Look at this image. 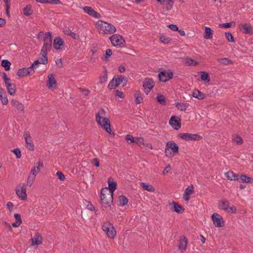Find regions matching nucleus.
Here are the masks:
<instances>
[{
	"mask_svg": "<svg viewBox=\"0 0 253 253\" xmlns=\"http://www.w3.org/2000/svg\"><path fill=\"white\" fill-rule=\"evenodd\" d=\"M105 111L103 109L100 108L98 113L96 115V121L103 129L111 134L112 130L110 122L108 119L105 117Z\"/></svg>",
	"mask_w": 253,
	"mask_h": 253,
	"instance_id": "obj_1",
	"label": "nucleus"
},
{
	"mask_svg": "<svg viewBox=\"0 0 253 253\" xmlns=\"http://www.w3.org/2000/svg\"><path fill=\"white\" fill-rule=\"evenodd\" d=\"M96 25L100 30V34H111L116 31V29L113 25L102 20H98Z\"/></svg>",
	"mask_w": 253,
	"mask_h": 253,
	"instance_id": "obj_2",
	"label": "nucleus"
},
{
	"mask_svg": "<svg viewBox=\"0 0 253 253\" xmlns=\"http://www.w3.org/2000/svg\"><path fill=\"white\" fill-rule=\"evenodd\" d=\"M101 203L104 208L110 207L113 203V195L109 193L107 188L102 189L100 193Z\"/></svg>",
	"mask_w": 253,
	"mask_h": 253,
	"instance_id": "obj_3",
	"label": "nucleus"
},
{
	"mask_svg": "<svg viewBox=\"0 0 253 253\" xmlns=\"http://www.w3.org/2000/svg\"><path fill=\"white\" fill-rule=\"evenodd\" d=\"M179 152L178 146L172 141L167 142L165 151V156L168 158L173 157L175 154Z\"/></svg>",
	"mask_w": 253,
	"mask_h": 253,
	"instance_id": "obj_4",
	"label": "nucleus"
},
{
	"mask_svg": "<svg viewBox=\"0 0 253 253\" xmlns=\"http://www.w3.org/2000/svg\"><path fill=\"white\" fill-rule=\"evenodd\" d=\"M112 44L114 46L123 47L126 42L123 37L119 34H114L109 37Z\"/></svg>",
	"mask_w": 253,
	"mask_h": 253,
	"instance_id": "obj_5",
	"label": "nucleus"
},
{
	"mask_svg": "<svg viewBox=\"0 0 253 253\" xmlns=\"http://www.w3.org/2000/svg\"><path fill=\"white\" fill-rule=\"evenodd\" d=\"M43 46L41 50L42 52L49 51L52 46V38L51 33L50 32H46L45 35V37L43 39Z\"/></svg>",
	"mask_w": 253,
	"mask_h": 253,
	"instance_id": "obj_6",
	"label": "nucleus"
},
{
	"mask_svg": "<svg viewBox=\"0 0 253 253\" xmlns=\"http://www.w3.org/2000/svg\"><path fill=\"white\" fill-rule=\"evenodd\" d=\"M178 136L186 141H199L202 139V136L199 134L188 133H180L178 134Z\"/></svg>",
	"mask_w": 253,
	"mask_h": 253,
	"instance_id": "obj_7",
	"label": "nucleus"
},
{
	"mask_svg": "<svg viewBox=\"0 0 253 253\" xmlns=\"http://www.w3.org/2000/svg\"><path fill=\"white\" fill-rule=\"evenodd\" d=\"M102 229L106 233L109 238L113 239L116 236V230L112 224L105 223L102 226Z\"/></svg>",
	"mask_w": 253,
	"mask_h": 253,
	"instance_id": "obj_8",
	"label": "nucleus"
},
{
	"mask_svg": "<svg viewBox=\"0 0 253 253\" xmlns=\"http://www.w3.org/2000/svg\"><path fill=\"white\" fill-rule=\"evenodd\" d=\"M211 219L213 224L216 227H221L224 225L223 218L220 214L217 213H213L211 215Z\"/></svg>",
	"mask_w": 253,
	"mask_h": 253,
	"instance_id": "obj_9",
	"label": "nucleus"
},
{
	"mask_svg": "<svg viewBox=\"0 0 253 253\" xmlns=\"http://www.w3.org/2000/svg\"><path fill=\"white\" fill-rule=\"evenodd\" d=\"M173 74L172 72H167L166 71H161L158 74V77L160 81L166 83L167 81L172 79Z\"/></svg>",
	"mask_w": 253,
	"mask_h": 253,
	"instance_id": "obj_10",
	"label": "nucleus"
},
{
	"mask_svg": "<svg viewBox=\"0 0 253 253\" xmlns=\"http://www.w3.org/2000/svg\"><path fill=\"white\" fill-rule=\"evenodd\" d=\"M155 86V83L153 80L151 78H146L145 79L143 86L145 89V92L146 94H148L149 92V90L153 88Z\"/></svg>",
	"mask_w": 253,
	"mask_h": 253,
	"instance_id": "obj_11",
	"label": "nucleus"
},
{
	"mask_svg": "<svg viewBox=\"0 0 253 253\" xmlns=\"http://www.w3.org/2000/svg\"><path fill=\"white\" fill-rule=\"evenodd\" d=\"M126 139L127 141L129 140L130 143H135L139 146L141 144H145V143L144 142V138L143 137H134L131 135L127 134L126 136Z\"/></svg>",
	"mask_w": 253,
	"mask_h": 253,
	"instance_id": "obj_12",
	"label": "nucleus"
},
{
	"mask_svg": "<svg viewBox=\"0 0 253 253\" xmlns=\"http://www.w3.org/2000/svg\"><path fill=\"white\" fill-rule=\"evenodd\" d=\"M24 137L25 138V142L26 143V148L30 151H33L34 150V145L32 143V137L30 136L29 132H25L24 134Z\"/></svg>",
	"mask_w": 253,
	"mask_h": 253,
	"instance_id": "obj_13",
	"label": "nucleus"
},
{
	"mask_svg": "<svg viewBox=\"0 0 253 253\" xmlns=\"http://www.w3.org/2000/svg\"><path fill=\"white\" fill-rule=\"evenodd\" d=\"M239 29L243 33L248 35H252L253 34V30L252 27L247 23L240 24L239 25Z\"/></svg>",
	"mask_w": 253,
	"mask_h": 253,
	"instance_id": "obj_14",
	"label": "nucleus"
},
{
	"mask_svg": "<svg viewBox=\"0 0 253 253\" xmlns=\"http://www.w3.org/2000/svg\"><path fill=\"white\" fill-rule=\"evenodd\" d=\"M84 11L87 13L89 16L96 18H99L101 17V15L95 11L90 6H84L83 8Z\"/></svg>",
	"mask_w": 253,
	"mask_h": 253,
	"instance_id": "obj_15",
	"label": "nucleus"
},
{
	"mask_svg": "<svg viewBox=\"0 0 253 253\" xmlns=\"http://www.w3.org/2000/svg\"><path fill=\"white\" fill-rule=\"evenodd\" d=\"M170 206L173 205V207L171 208L173 211H175L178 213H181L185 211L184 207L178 204V203L173 201L171 204H169Z\"/></svg>",
	"mask_w": 253,
	"mask_h": 253,
	"instance_id": "obj_16",
	"label": "nucleus"
},
{
	"mask_svg": "<svg viewBox=\"0 0 253 253\" xmlns=\"http://www.w3.org/2000/svg\"><path fill=\"white\" fill-rule=\"evenodd\" d=\"M48 59L47 57V52H44L39 54L38 58L34 61L33 63H47Z\"/></svg>",
	"mask_w": 253,
	"mask_h": 253,
	"instance_id": "obj_17",
	"label": "nucleus"
},
{
	"mask_svg": "<svg viewBox=\"0 0 253 253\" xmlns=\"http://www.w3.org/2000/svg\"><path fill=\"white\" fill-rule=\"evenodd\" d=\"M42 238L39 232H36L33 238L31 239V241L32 243V245H40L42 244Z\"/></svg>",
	"mask_w": 253,
	"mask_h": 253,
	"instance_id": "obj_18",
	"label": "nucleus"
},
{
	"mask_svg": "<svg viewBox=\"0 0 253 253\" xmlns=\"http://www.w3.org/2000/svg\"><path fill=\"white\" fill-rule=\"evenodd\" d=\"M169 124L171 126H175L178 127H175V129H178V128H180L181 126L180 120L176 116H172L169 120Z\"/></svg>",
	"mask_w": 253,
	"mask_h": 253,
	"instance_id": "obj_19",
	"label": "nucleus"
},
{
	"mask_svg": "<svg viewBox=\"0 0 253 253\" xmlns=\"http://www.w3.org/2000/svg\"><path fill=\"white\" fill-rule=\"evenodd\" d=\"M188 240L184 236L180 237L179 240L178 249L180 251H185L187 246Z\"/></svg>",
	"mask_w": 253,
	"mask_h": 253,
	"instance_id": "obj_20",
	"label": "nucleus"
},
{
	"mask_svg": "<svg viewBox=\"0 0 253 253\" xmlns=\"http://www.w3.org/2000/svg\"><path fill=\"white\" fill-rule=\"evenodd\" d=\"M116 87H118L121 84H123L125 85L127 82V78L123 76H115Z\"/></svg>",
	"mask_w": 253,
	"mask_h": 253,
	"instance_id": "obj_21",
	"label": "nucleus"
},
{
	"mask_svg": "<svg viewBox=\"0 0 253 253\" xmlns=\"http://www.w3.org/2000/svg\"><path fill=\"white\" fill-rule=\"evenodd\" d=\"M230 203L227 200H221L218 202V206L220 209L224 211H227L229 208Z\"/></svg>",
	"mask_w": 253,
	"mask_h": 253,
	"instance_id": "obj_22",
	"label": "nucleus"
},
{
	"mask_svg": "<svg viewBox=\"0 0 253 253\" xmlns=\"http://www.w3.org/2000/svg\"><path fill=\"white\" fill-rule=\"evenodd\" d=\"M43 168V165L42 162H41V161H39L37 163V166L33 167V168L31 169L30 174L36 176V174L39 173L40 169Z\"/></svg>",
	"mask_w": 253,
	"mask_h": 253,
	"instance_id": "obj_23",
	"label": "nucleus"
},
{
	"mask_svg": "<svg viewBox=\"0 0 253 253\" xmlns=\"http://www.w3.org/2000/svg\"><path fill=\"white\" fill-rule=\"evenodd\" d=\"M5 86L7 89L8 93L11 95H13L16 93V85L14 84H12L11 82L7 83L5 84Z\"/></svg>",
	"mask_w": 253,
	"mask_h": 253,
	"instance_id": "obj_24",
	"label": "nucleus"
},
{
	"mask_svg": "<svg viewBox=\"0 0 253 253\" xmlns=\"http://www.w3.org/2000/svg\"><path fill=\"white\" fill-rule=\"evenodd\" d=\"M226 178L230 180L238 181L239 180L240 175L234 173L232 171H228L225 173Z\"/></svg>",
	"mask_w": 253,
	"mask_h": 253,
	"instance_id": "obj_25",
	"label": "nucleus"
},
{
	"mask_svg": "<svg viewBox=\"0 0 253 253\" xmlns=\"http://www.w3.org/2000/svg\"><path fill=\"white\" fill-rule=\"evenodd\" d=\"M16 194L18 197L22 200H25L27 199L26 189L24 186L21 187V190H16Z\"/></svg>",
	"mask_w": 253,
	"mask_h": 253,
	"instance_id": "obj_26",
	"label": "nucleus"
},
{
	"mask_svg": "<svg viewBox=\"0 0 253 253\" xmlns=\"http://www.w3.org/2000/svg\"><path fill=\"white\" fill-rule=\"evenodd\" d=\"M63 40L59 37H56L53 41V46L54 48L58 50L61 48V46L64 44Z\"/></svg>",
	"mask_w": 253,
	"mask_h": 253,
	"instance_id": "obj_27",
	"label": "nucleus"
},
{
	"mask_svg": "<svg viewBox=\"0 0 253 253\" xmlns=\"http://www.w3.org/2000/svg\"><path fill=\"white\" fill-rule=\"evenodd\" d=\"M47 78L48 80L47 85L48 86L49 88L53 87L54 85H57V82L55 79L54 75L53 74H49L48 75Z\"/></svg>",
	"mask_w": 253,
	"mask_h": 253,
	"instance_id": "obj_28",
	"label": "nucleus"
},
{
	"mask_svg": "<svg viewBox=\"0 0 253 253\" xmlns=\"http://www.w3.org/2000/svg\"><path fill=\"white\" fill-rule=\"evenodd\" d=\"M111 178H109L108 179V191L109 193H111V194L113 195L114 191L116 190L117 188V183L115 181H111Z\"/></svg>",
	"mask_w": 253,
	"mask_h": 253,
	"instance_id": "obj_29",
	"label": "nucleus"
},
{
	"mask_svg": "<svg viewBox=\"0 0 253 253\" xmlns=\"http://www.w3.org/2000/svg\"><path fill=\"white\" fill-rule=\"evenodd\" d=\"M239 180L242 183H252L253 182V178L245 174L240 175Z\"/></svg>",
	"mask_w": 253,
	"mask_h": 253,
	"instance_id": "obj_30",
	"label": "nucleus"
},
{
	"mask_svg": "<svg viewBox=\"0 0 253 253\" xmlns=\"http://www.w3.org/2000/svg\"><path fill=\"white\" fill-rule=\"evenodd\" d=\"M193 96L198 99L201 100L205 98V94L198 89H195L193 92Z\"/></svg>",
	"mask_w": 253,
	"mask_h": 253,
	"instance_id": "obj_31",
	"label": "nucleus"
},
{
	"mask_svg": "<svg viewBox=\"0 0 253 253\" xmlns=\"http://www.w3.org/2000/svg\"><path fill=\"white\" fill-rule=\"evenodd\" d=\"M36 1L42 4H58L61 3L59 0H36Z\"/></svg>",
	"mask_w": 253,
	"mask_h": 253,
	"instance_id": "obj_32",
	"label": "nucleus"
},
{
	"mask_svg": "<svg viewBox=\"0 0 253 253\" xmlns=\"http://www.w3.org/2000/svg\"><path fill=\"white\" fill-rule=\"evenodd\" d=\"M10 102L11 104L19 111H23L24 106L22 103H20L18 101L15 99H12Z\"/></svg>",
	"mask_w": 253,
	"mask_h": 253,
	"instance_id": "obj_33",
	"label": "nucleus"
},
{
	"mask_svg": "<svg viewBox=\"0 0 253 253\" xmlns=\"http://www.w3.org/2000/svg\"><path fill=\"white\" fill-rule=\"evenodd\" d=\"M200 78L202 81L210 82L211 81L210 76L209 73L206 72L201 71L200 72Z\"/></svg>",
	"mask_w": 253,
	"mask_h": 253,
	"instance_id": "obj_34",
	"label": "nucleus"
},
{
	"mask_svg": "<svg viewBox=\"0 0 253 253\" xmlns=\"http://www.w3.org/2000/svg\"><path fill=\"white\" fill-rule=\"evenodd\" d=\"M23 14L26 16H29L33 14L32 6L30 4H27L25 8L23 9Z\"/></svg>",
	"mask_w": 253,
	"mask_h": 253,
	"instance_id": "obj_35",
	"label": "nucleus"
},
{
	"mask_svg": "<svg viewBox=\"0 0 253 253\" xmlns=\"http://www.w3.org/2000/svg\"><path fill=\"white\" fill-rule=\"evenodd\" d=\"M175 106L178 109L182 111H185L189 106V104L186 103L177 102Z\"/></svg>",
	"mask_w": 253,
	"mask_h": 253,
	"instance_id": "obj_36",
	"label": "nucleus"
},
{
	"mask_svg": "<svg viewBox=\"0 0 253 253\" xmlns=\"http://www.w3.org/2000/svg\"><path fill=\"white\" fill-rule=\"evenodd\" d=\"M134 96L135 97V102L136 104H140L143 101L142 94L139 90L135 91L134 93Z\"/></svg>",
	"mask_w": 253,
	"mask_h": 253,
	"instance_id": "obj_37",
	"label": "nucleus"
},
{
	"mask_svg": "<svg viewBox=\"0 0 253 253\" xmlns=\"http://www.w3.org/2000/svg\"><path fill=\"white\" fill-rule=\"evenodd\" d=\"M204 38L206 39H211L212 37V31L211 29L208 27H206L205 29Z\"/></svg>",
	"mask_w": 253,
	"mask_h": 253,
	"instance_id": "obj_38",
	"label": "nucleus"
},
{
	"mask_svg": "<svg viewBox=\"0 0 253 253\" xmlns=\"http://www.w3.org/2000/svg\"><path fill=\"white\" fill-rule=\"evenodd\" d=\"M104 71L102 76L100 77V83L101 84L105 83L107 82V71L106 67L103 66Z\"/></svg>",
	"mask_w": 253,
	"mask_h": 253,
	"instance_id": "obj_39",
	"label": "nucleus"
},
{
	"mask_svg": "<svg viewBox=\"0 0 253 253\" xmlns=\"http://www.w3.org/2000/svg\"><path fill=\"white\" fill-rule=\"evenodd\" d=\"M235 26V22L232 21L229 23H225L223 24H219L218 27L220 28H228L230 27H234Z\"/></svg>",
	"mask_w": 253,
	"mask_h": 253,
	"instance_id": "obj_40",
	"label": "nucleus"
},
{
	"mask_svg": "<svg viewBox=\"0 0 253 253\" xmlns=\"http://www.w3.org/2000/svg\"><path fill=\"white\" fill-rule=\"evenodd\" d=\"M140 185L143 189L145 190L148 191L149 192H154L155 191V188L151 185H148L144 182L141 183Z\"/></svg>",
	"mask_w": 253,
	"mask_h": 253,
	"instance_id": "obj_41",
	"label": "nucleus"
},
{
	"mask_svg": "<svg viewBox=\"0 0 253 253\" xmlns=\"http://www.w3.org/2000/svg\"><path fill=\"white\" fill-rule=\"evenodd\" d=\"M119 206H125L128 203V199L126 196L121 195L119 197Z\"/></svg>",
	"mask_w": 253,
	"mask_h": 253,
	"instance_id": "obj_42",
	"label": "nucleus"
},
{
	"mask_svg": "<svg viewBox=\"0 0 253 253\" xmlns=\"http://www.w3.org/2000/svg\"><path fill=\"white\" fill-rule=\"evenodd\" d=\"M17 75L20 77L29 75V71H27L26 68H23L18 70Z\"/></svg>",
	"mask_w": 253,
	"mask_h": 253,
	"instance_id": "obj_43",
	"label": "nucleus"
},
{
	"mask_svg": "<svg viewBox=\"0 0 253 253\" xmlns=\"http://www.w3.org/2000/svg\"><path fill=\"white\" fill-rule=\"evenodd\" d=\"M159 38V40H160V41L161 42H162L163 43H164L165 44H169L171 41V38H170L169 37H166L165 36H164L163 35H160Z\"/></svg>",
	"mask_w": 253,
	"mask_h": 253,
	"instance_id": "obj_44",
	"label": "nucleus"
},
{
	"mask_svg": "<svg viewBox=\"0 0 253 253\" xmlns=\"http://www.w3.org/2000/svg\"><path fill=\"white\" fill-rule=\"evenodd\" d=\"M64 32L65 34L67 35V36H70L74 39H77V35L74 32H72L71 30L69 28H66L64 30Z\"/></svg>",
	"mask_w": 253,
	"mask_h": 253,
	"instance_id": "obj_45",
	"label": "nucleus"
},
{
	"mask_svg": "<svg viewBox=\"0 0 253 253\" xmlns=\"http://www.w3.org/2000/svg\"><path fill=\"white\" fill-rule=\"evenodd\" d=\"M157 101L161 105H165L166 103V99L164 96L162 94H159L157 97Z\"/></svg>",
	"mask_w": 253,
	"mask_h": 253,
	"instance_id": "obj_46",
	"label": "nucleus"
},
{
	"mask_svg": "<svg viewBox=\"0 0 253 253\" xmlns=\"http://www.w3.org/2000/svg\"><path fill=\"white\" fill-rule=\"evenodd\" d=\"M0 99L2 104L6 105L8 103V99L5 92L3 93V92H2L0 94Z\"/></svg>",
	"mask_w": 253,
	"mask_h": 253,
	"instance_id": "obj_47",
	"label": "nucleus"
},
{
	"mask_svg": "<svg viewBox=\"0 0 253 253\" xmlns=\"http://www.w3.org/2000/svg\"><path fill=\"white\" fill-rule=\"evenodd\" d=\"M112 54V51L110 49H107L106 50L105 56L102 57V59L105 61L107 62L108 60V58L109 57L111 56Z\"/></svg>",
	"mask_w": 253,
	"mask_h": 253,
	"instance_id": "obj_48",
	"label": "nucleus"
},
{
	"mask_svg": "<svg viewBox=\"0 0 253 253\" xmlns=\"http://www.w3.org/2000/svg\"><path fill=\"white\" fill-rule=\"evenodd\" d=\"M32 65L26 68L27 71H29V75L34 74L35 73L34 69L38 67L39 64H31Z\"/></svg>",
	"mask_w": 253,
	"mask_h": 253,
	"instance_id": "obj_49",
	"label": "nucleus"
},
{
	"mask_svg": "<svg viewBox=\"0 0 253 253\" xmlns=\"http://www.w3.org/2000/svg\"><path fill=\"white\" fill-rule=\"evenodd\" d=\"M36 176L29 174L27 179V184L31 186L35 179Z\"/></svg>",
	"mask_w": 253,
	"mask_h": 253,
	"instance_id": "obj_50",
	"label": "nucleus"
},
{
	"mask_svg": "<svg viewBox=\"0 0 253 253\" xmlns=\"http://www.w3.org/2000/svg\"><path fill=\"white\" fill-rule=\"evenodd\" d=\"M225 37L228 42H235L234 38L230 32H225Z\"/></svg>",
	"mask_w": 253,
	"mask_h": 253,
	"instance_id": "obj_51",
	"label": "nucleus"
},
{
	"mask_svg": "<svg viewBox=\"0 0 253 253\" xmlns=\"http://www.w3.org/2000/svg\"><path fill=\"white\" fill-rule=\"evenodd\" d=\"M12 151L16 155V157L17 159H19L21 158V154L20 149L19 148H16L15 149H14Z\"/></svg>",
	"mask_w": 253,
	"mask_h": 253,
	"instance_id": "obj_52",
	"label": "nucleus"
},
{
	"mask_svg": "<svg viewBox=\"0 0 253 253\" xmlns=\"http://www.w3.org/2000/svg\"><path fill=\"white\" fill-rule=\"evenodd\" d=\"M115 77H114L113 78V79L109 82L108 85V87L110 89H112L114 88H116V87L115 85Z\"/></svg>",
	"mask_w": 253,
	"mask_h": 253,
	"instance_id": "obj_53",
	"label": "nucleus"
},
{
	"mask_svg": "<svg viewBox=\"0 0 253 253\" xmlns=\"http://www.w3.org/2000/svg\"><path fill=\"white\" fill-rule=\"evenodd\" d=\"M217 61L219 63H222V64H223V63H232L231 61L230 60H229V59L226 58L218 59L217 60Z\"/></svg>",
	"mask_w": 253,
	"mask_h": 253,
	"instance_id": "obj_54",
	"label": "nucleus"
},
{
	"mask_svg": "<svg viewBox=\"0 0 253 253\" xmlns=\"http://www.w3.org/2000/svg\"><path fill=\"white\" fill-rule=\"evenodd\" d=\"M184 192L189 195L192 194L194 192L193 186L192 185L191 187L188 186L185 189Z\"/></svg>",
	"mask_w": 253,
	"mask_h": 253,
	"instance_id": "obj_55",
	"label": "nucleus"
},
{
	"mask_svg": "<svg viewBox=\"0 0 253 253\" xmlns=\"http://www.w3.org/2000/svg\"><path fill=\"white\" fill-rule=\"evenodd\" d=\"M14 217L15 218L16 222L19 223L20 224L22 223L21 216L19 213H15L14 214Z\"/></svg>",
	"mask_w": 253,
	"mask_h": 253,
	"instance_id": "obj_56",
	"label": "nucleus"
},
{
	"mask_svg": "<svg viewBox=\"0 0 253 253\" xmlns=\"http://www.w3.org/2000/svg\"><path fill=\"white\" fill-rule=\"evenodd\" d=\"M174 2L173 0H168L166 2L167 9H170L172 6Z\"/></svg>",
	"mask_w": 253,
	"mask_h": 253,
	"instance_id": "obj_57",
	"label": "nucleus"
},
{
	"mask_svg": "<svg viewBox=\"0 0 253 253\" xmlns=\"http://www.w3.org/2000/svg\"><path fill=\"white\" fill-rule=\"evenodd\" d=\"M56 175L58 177V178L60 180H63L64 179H65V175H64V174L61 172V171H58L57 172H56Z\"/></svg>",
	"mask_w": 253,
	"mask_h": 253,
	"instance_id": "obj_58",
	"label": "nucleus"
},
{
	"mask_svg": "<svg viewBox=\"0 0 253 253\" xmlns=\"http://www.w3.org/2000/svg\"><path fill=\"white\" fill-rule=\"evenodd\" d=\"M227 211L230 213H235L236 212V207L233 205L229 206V208Z\"/></svg>",
	"mask_w": 253,
	"mask_h": 253,
	"instance_id": "obj_59",
	"label": "nucleus"
},
{
	"mask_svg": "<svg viewBox=\"0 0 253 253\" xmlns=\"http://www.w3.org/2000/svg\"><path fill=\"white\" fill-rule=\"evenodd\" d=\"M91 164L96 167H99V162L97 158H94L92 159Z\"/></svg>",
	"mask_w": 253,
	"mask_h": 253,
	"instance_id": "obj_60",
	"label": "nucleus"
},
{
	"mask_svg": "<svg viewBox=\"0 0 253 253\" xmlns=\"http://www.w3.org/2000/svg\"><path fill=\"white\" fill-rule=\"evenodd\" d=\"M235 141L237 144H241L243 143V139L239 136H237L235 138Z\"/></svg>",
	"mask_w": 253,
	"mask_h": 253,
	"instance_id": "obj_61",
	"label": "nucleus"
},
{
	"mask_svg": "<svg viewBox=\"0 0 253 253\" xmlns=\"http://www.w3.org/2000/svg\"><path fill=\"white\" fill-rule=\"evenodd\" d=\"M3 79L4 80V83L7 84V83L9 82H11V80L10 78H8L7 75L5 73H3Z\"/></svg>",
	"mask_w": 253,
	"mask_h": 253,
	"instance_id": "obj_62",
	"label": "nucleus"
},
{
	"mask_svg": "<svg viewBox=\"0 0 253 253\" xmlns=\"http://www.w3.org/2000/svg\"><path fill=\"white\" fill-rule=\"evenodd\" d=\"M168 27L173 31H177L178 30V27L174 24H170L168 26Z\"/></svg>",
	"mask_w": 253,
	"mask_h": 253,
	"instance_id": "obj_63",
	"label": "nucleus"
},
{
	"mask_svg": "<svg viewBox=\"0 0 253 253\" xmlns=\"http://www.w3.org/2000/svg\"><path fill=\"white\" fill-rule=\"evenodd\" d=\"M115 95L121 98L124 97L123 92L119 90H115Z\"/></svg>",
	"mask_w": 253,
	"mask_h": 253,
	"instance_id": "obj_64",
	"label": "nucleus"
}]
</instances>
